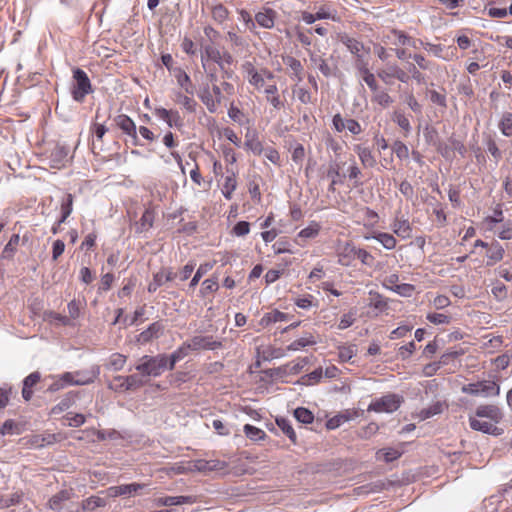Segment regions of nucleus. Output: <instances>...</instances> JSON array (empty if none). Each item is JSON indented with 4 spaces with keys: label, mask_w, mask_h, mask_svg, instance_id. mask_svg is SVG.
Masks as SVG:
<instances>
[{
    "label": "nucleus",
    "mask_w": 512,
    "mask_h": 512,
    "mask_svg": "<svg viewBox=\"0 0 512 512\" xmlns=\"http://www.w3.org/2000/svg\"><path fill=\"white\" fill-rule=\"evenodd\" d=\"M135 369L147 377H158L168 369V360L166 354H157L155 356L144 355L139 359Z\"/></svg>",
    "instance_id": "f257e3e1"
},
{
    "label": "nucleus",
    "mask_w": 512,
    "mask_h": 512,
    "mask_svg": "<svg viewBox=\"0 0 512 512\" xmlns=\"http://www.w3.org/2000/svg\"><path fill=\"white\" fill-rule=\"evenodd\" d=\"M209 61L216 63L220 69H224V65L233 63V56L228 51H221L213 44H203L201 45V63L205 71Z\"/></svg>",
    "instance_id": "f03ea898"
},
{
    "label": "nucleus",
    "mask_w": 512,
    "mask_h": 512,
    "mask_svg": "<svg viewBox=\"0 0 512 512\" xmlns=\"http://www.w3.org/2000/svg\"><path fill=\"white\" fill-rule=\"evenodd\" d=\"M241 70L244 78L248 81V83L258 91L264 88L266 80H271L274 78L273 72L267 68L258 70L250 61L244 62L241 65Z\"/></svg>",
    "instance_id": "7ed1b4c3"
},
{
    "label": "nucleus",
    "mask_w": 512,
    "mask_h": 512,
    "mask_svg": "<svg viewBox=\"0 0 512 512\" xmlns=\"http://www.w3.org/2000/svg\"><path fill=\"white\" fill-rule=\"evenodd\" d=\"M100 374V367L95 365L87 370L76 372H65L62 374V380L69 385L82 386L93 383Z\"/></svg>",
    "instance_id": "20e7f679"
},
{
    "label": "nucleus",
    "mask_w": 512,
    "mask_h": 512,
    "mask_svg": "<svg viewBox=\"0 0 512 512\" xmlns=\"http://www.w3.org/2000/svg\"><path fill=\"white\" fill-rule=\"evenodd\" d=\"M462 392L471 395H481L484 397L498 396L500 386L492 380H484L476 383H470L462 387Z\"/></svg>",
    "instance_id": "39448f33"
},
{
    "label": "nucleus",
    "mask_w": 512,
    "mask_h": 512,
    "mask_svg": "<svg viewBox=\"0 0 512 512\" xmlns=\"http://www.w3.org/2000/svg\"><path fill=\"white\" fill-rule=\"evenodd\" d=\"M199 98L210 113H215L223 100L220 86L213 84L212 88L204 87L199 93Z\"/></svg>",
    "instance_id": "423d86ee"
},
{
    "label": "nucleus",
    "mask_w": 512,
    "mask_h": 512,
    "mask_svg": "<svg viewBox=\"0 0 512 512\" xmlns=\"http://www.w3.org/2000/svg\"><path fill=\"white\" fill-rule=\"evenodd\" d=\"M401 398L396 394H387L371 402L368 411L376 413H392L400 407Z\"/></svg>",
    "instance_id": "0eeeda50"
},
{
    "label": "nucleus",
    "mask_w": 512,
    "mask_h": 512,
    "mask_svg": "<svg viewBox=\"0 0 512 512\" xmlns=\"http://www.w3.org/2000/svg\"><path fill=\"white\" fill-rule=\"evenodd\" d=\"M73 78L75 80V86L73 88V98L81 102L84 97L92 91L91 82L85 71L80 68H76L73 71Z\"/></svg>",
    "instance_id": "6e6552de"
},
{
    "label": "nucleus",
    "mask_w": 512,
    "mask_h": 512,
    "mask_svg": "<svg viewBox=\"0 0 512 512\" xmlns=\"http://www.w3.org/2000/svg\"><path fill=\"white\" fill-rule=\"evenodd\" d=\"M191 351L217 350L222 348V342L215 340L213 336L197 335L187 341Z\"/></svg>",
    "instance_id": "1a4fd4ad"
},
{
    "label": "nucleus",
    "mask_w": 512,
    "mask_h": 512,
    "mask_svg": "<svg viewBox=\"0 0 512 512\" xmlns=\"http://www.w3.org/2000/svg\"><path fill=\"white\" fill-rule=\"evenodd\" d=\"M377 76L387 85L393 84V79H398L404 83L409 79L406 72L395 64L390 65L385 69L378 70Z\"/></svg>",
    "instance_id": "9d476101"
},
{
    "label": "nucleus",
    "mask_w": 512,
    "mask_h": 512,
    "mask_svg": "<svg viewBox=\"0 0 512 512\" xmlns=\"http://www.w3.org/2000/svg\"><path fill=\"white\" fill-rule=\"evenodd\" d=\"M115 121L117 126L122 130V132L130 137L132 145H142L137 136L136 124L129 116L121 114L116 117Z\"/></svg>",
    "instance_id": "9b49d317"
},
{
    "label": "nucleus",
    "mask_w": 512,
    "mask_h": 512,
    "mask_svg": "<svg viewBox=\"0 0 512 512\" xmlns=\"http://www.w3.org/2000/svg\"><path fill=\"white\" fill-rule=\"evenodd\" d=\"M358 248L351 242L340 243L337 247L338 262L343 266H349L355 259Z\"/></svg>",
    "instance_id": "f8f14e48"
},
{
    "label": "nucleus",
    "mask_w": 512,
    "mask_h": 512,
    "mask_svg": "<svg viewBox=\"0 0 512 512\" xmlns=\"http://www.w3.org/2000/svg\"><path fill=\"white\" fill-rule=\"evenodd\" d=\"M114 381L119 382V384L116 386L109 384L108 387L115 391H128L143 385V382L137 375L116 376L114 377Z\"/></svg>",
    "instance_id": "ddd939ff"
},
{
    "label": "nucleus",
    "mask_w": 512,
    "mask_h": 512,
    "mask_svg": "<svg viewBox=\"0 0 512 512\" xmlns=\"http://www.w3.org/2000/svg\"><path fill=\"white\" fill-rule=\"evenodd\" d=\"M164 329L165 327L162 322H153L152 324L149 325V327L146 330L142 331L138 335L137 341L141 344H146L152 341L153 339H158L163 335Z\"/></svg>",
    "instance_id": "4468645a"
},
{
    "label": "nucleus",
    "mask_w": 512,
    "mask_h": 512,
    "mask_svg": "<svg viewBox=\"0 0 512 512\" xmlns=\"http://www.w3.org/2000/svg\"><path fill=\"white\" fill-rule=\"evenodd\" d=\"M277 13L275 10L264 7L262 10L255 14V23L265 29H271L274 27Z\"/></svg>",
    "instance_id": "2eb2a0df"
},
{
    "label": "nucleus",
    "mask_w": 512,
    "mask_h": 512,
    "mask_svg": "<svg viewBox=\"0 0 512 512\" xmlns=\"http://www.w3.org/2000/svg\"><path fill=\"white\" fill-rule=\"evenodd\" d=\"M470 427L475 431H480L485 434L499 435L500 429L495 426L496 423L492 421L479 420L475 416L469 417Z\"/></svg>",
    "instance_id": "dca6fc26"
},
{
    "label": "nucleus",
    "mask_w": 512,
    "mask_h": 512,
    "mask_svg": "<svg viewBox=\"0 0 512 512\" xmlns=\"http://www.w3.org/2000/svg\"><path fill=\"white\" fill-rule=\"evenodd\" d=\"M227 467L226 462L221 460H204L199 459L194 461L193 470L198 472H211L223 470Z\"/></svg>",
    "instance_id": "f3484780"
},
{
    "label": "nucleus",
    "mask_w": 512,
    "mask_h": 512,
    "mask_svg": "<svg viewBox=\"0 0 512 512\" xmlns=\"http://www.w3.org/2000/svg\"><path fill=\"white\" fill-rule=\"evenodd\" d=\"M72 495V490H61L49 499L48 507L55 512H60L65 508V503L71 499Z\"/></svg>",
    "instance_id": "a211bd4d"
},
{
    "label": "nucleus",
    "mask_w": 512,
    "mask_h": 512,
    "mask_svg": "<svg viewBox=\"0 0 512 512\" xmlns=\"http://www.w3.org/2000/svg\"><path fill=\"white\" fill-rule=\"evenodd\" d=\"M475 417L487 418L493 423H498L502 419V413L495 405H481L477 407Z\"/></svg>",
    "instance_id": "6ab92c4d"
},
{
    "label": "nucleus",
    "mask_w": 512,
    "mask_h": 512,
    "mask_svg": "<svg viewBox=\"0 0 512 512\" xmlns=\"http://www.w3.org/2000/svg\"><path fill=\"white\" fill-rule=\"evenodd\" d=\"M145 485L138 483L124 484L119 486H113L108 489V494L111 497H117L121 495H132L143 489Z\"/></svg>",
    "instance_id": "aec40b11"
},
{
    "label": "nucleus",
    "mask_w": 512,
    "mask_h": 512,
    "mask_svg": "<svg viewBox=\"0 0 512 512\" xmlns=\"http://www.w3.org/2000/svg\"><path fill=\"white\" fill-rule=\"evenodd\" d=\"M382 42L394 46H405L408 43V35L397 29H392L382 37Z\"/></svg>",
    "instance_id": "412c9836"
},
{
    "label": "nucleus",
    "mask_w": 512,
    "mask_h": 512,
    "mask_svg": "<svg viewBox=\"0 0 512 512\" xmlns=\"http://www.w3.org/2000/svg\"><path fill=\"white\" fill-rule=\"evenodd\" d=\"M106 505L105 499L98 496H91L87 499L83 500L80 505H77L75 508L70 509L72 512H85V511H94L98 507H104Z\"/></svg>",
    "instance_id": "4be33fe9"
},
{
    "label": "nucleus",
    "mask_w": 512,
    "mask_h": 512,
    "mask_svg": "<svg viewBox=\"0 0 512 512\" xmlns=\"http://www.w3.org/2000/svg\"><path fill=\"white\" fill-rule=\"evenodd\" d=\"M505 250L498 241H493L487 248L486 256L488 258L486 265L492 266L501 261L504 257Z\"/></svg>",
    "instance_id": "5701e85b"
},
{
    "label": "nucleus",
    "mask_w": 512,
    "mask_h": 512,
    "mask_svg": "<svg viewBox=\"0 0 512 512\" xmlns=\"http://www.w3.org/2000/svg\"><path fill=\"white\" fill-rule=\"evenodd\" d=\"M176 81H177V84L182 88L184 89V91L188 94H193L194 93V86L192 84V81L189 77V75L182 69V68H175L172 70V73H171Z\"/></svg>",
    "instance_id": "b1692460"
},
{
    "label": "nucleus",
    "mask_w": 512,
    "mask_h": 512,
    "mask_svg": "<svg viewBox=\"0 0 512 512\" xmlns=\"http://www.w3.org/2000/svg\"><path fill=\"white\" fill-rule=\"evenodd\" d=\"M320 230H321V225L316 221H311L307 227L303 228L297 234L295 241L299 245H303L302 243L299 242V240L307 241L309 239H314L319 235Z\"/></svg>",
    "instance_id": "393cba45"
},
{
    "label": "nucleus",
    "mask_w": 512,
    "mask_h": 512,
    "mask_svg": "<svg viewBox=\"0 0 512 512\" xmlns=\"http://www.w3.org/2000/svg\"><path fill=\"white\" fill-rule=\"evenodd\" d=\"M177 277V274L172 271H160L153 277V281L148 286L149 292H155L165 282L172 281Z\"/></svg>",
    "instance_id": "a878e982"
},
{
    "label": "nucleus",
    "mask_w": 512,
    "mask_h": 512,
    "mask_svg": "<svg viewBox=\"0 0 512 512\" xmlns=\"http://www.w3.org/2000/svg\"><path fill=\"white\" fill-rule=\"evenodd\" d=\"M194 501L192 496H166L156 499V504L159 506H178L192 504Z\"/></svg>",
    "instance_id": "bb28decb"
},
{
    "label": "nucleus",
    "mask_w": 512,
    "mask_h": 512,
    "mask_svg": "<svg viewBox=\"0 0 512 512\" xmlns=\"http://www.w3.org/2000/svg\"><path fill=\"white\" fill-rule=\"evenodd\" d=\"M391 227L393 232L402 239H408L412 235V227L407 219L396 218Z\"/></svg>",
    "instance_id": "cd10ccee"
},
{
    "label": "nucleus",
    "mask_w": 512,
    "mask_h": 512,
    "mask_svg": "<svg viewBox=\"0 0 512 512\" xmlns=\"http://www.w3.org/2000/svg\"><path fill=\"white\" fill-rule=\"evenodd\" d=\"M40 378L39 372H33L23 380L22 397L25 401H29L32 398V387L40 381Z\"/></svg>",
    "instance_id": "c85d7f7f"
},
{
    "label": "nucleus",
    "mask_w": 512,
    "mask_h": 512,
    "mask_svg": "<svg viewBox=\"0 0 512 512\" xmlns=\"http://www.w3.org/2000/svg\"><path fill=\"white\" fill-rule=\"evenodd\" d=\"M289 320V315L278 310L265 313L261 318L259 324L262 327H267L273 323L283 322Z\"/></svg>",
    "instance_id": "c756f323"
},
{
    "label": "nucleus",
    "mask_w": 512,
    "mask_h": 512,
    "mask_svg": "<svg viewBox=\"0 0 512 512\" xmlns=\"http://www.w3.org/2000/svg\"><path fill=\"white\" fill-rule=\"evenodd\" d=\"M189 351L191 350L190 347H188V343L186 341L169 356L167 355L168 369L172 370L177 362L181 361L188 355Z\"/></svg>",
    "instance_id": "7c9ffc66"
},
{
    "label": "nucleus",
    "mask_w": 512,
    "mask_h": 512,
    "mask_svg": "<svg viewBox=\"0 0 512 512\" xmlns=\"http://www.w3.org/2000/svg\"><path fill=\"white\" fill-rule=\"evenodd\" d=\"M154 218V212L151 209H146L140 220L135 223L136 233L148 231L153 226Z\"/></svg>",
    "instance_id": "2f4dec72"
},
{
    "label": "nucleus",
    "mask_w": 512,
    "mask_h": 512,
    "mask_svg": "<svg viewBox=\"0 0 512 512\" xmlns=\"http://www.w3.org/2000/svg\"><path fill=\"white\" fill-rule=\"evenodd\" d=\"M284 63L291 71V78L296 82H301L303 80V66L301 62L298 59L289 56L284 60Z\"/></svg>",
    "instance_id": "473e14b6"
},
{
    "label": "nucleus",
    "mask_w": 512,
    "mask_h": 512,
    "mask_svg": "<svg viewBox=\"0 0 512 512\" xmlns=\"http://www.w3.org/2000/svg\"><path fill=\"white\" fill-rule=\"evenodd\" d=\"M355 152L357 153L361 163L364 167H374L376 164V160L368 147H364L361 145H356L354 147Z\"/></svg>",
    "instance_id": "72a5a7b5"
},
{
    "label": "nucleus",
    "mask_w": 512,
    "mask_h": 512,
    "mask_svg": "<svg viewBox=\"0 0 512 512\" xmlns=\"http://www.w3.org/2000/svg\"><path fill=\"white\" fill-rule=\"evenodd\" d=\"M264 93L266 94V100L277 110L281 109L284 106V102L281 100L278 94V88L275 84L268 85L264 89Z\"/></svg>",
    "instance_id": "f704fd0d"
},
{
    "label": "nucleus",
    "mask_w": 512,
    "mask_h": 512,
    "mask_svg": "<svg viewBox=\"0 0 512 512\" xmlns=\"http://www.w3.org/2000/svg\"><path fill=\"white\" fill-rule=\"evenodd\" d=\"M327 177L331 179L329 191L334 192L335 186L343 183L344 175L340 174L339 165L335 162L330 163L327 170Z\"/></svg>",
    "instance_id": "c9c22d12"
},
{
    "label": "nucleus",
    "mask_w": 512,
    "mask_h": 512,
    "mask_svg": "<svg viewBox=\"0 0 512 512\" xmlns=\"http://www.w3.org/2000/svg\"><path fill=\"white\" fill-rule=\"evenodd\" d=\"M357 416H358L357 411L347 410L344 413H341V414L331 418L330 420H328L327 427L329 429H335V428L339 427L340 425L350 421L351 419H353Z\"/></svg>",
    "instance_id": "e433bc0d"
},
{
    "label": "nucleus",
    "mask_w": 512,
    "mask_h": 512,
    "mask_svg": "<svg viewBox=\"0 0 512 512\" xmlns=\"http://www.w3.org/2000/svg\"><path fill=\"white\" fill-rule=\"evenodd\" d=\"M341 42L347 47V49L356 56V59L359 56H363L361 53L364 50V45L362 42L358 41L355 38L349 37L347 35L341 37Z\"/></svg>",
    "instance_id": "4c0bfd02"
},
{
    "label": "nucleus",
    "mask_w": 512,
    "mask_h": 512,
    "mask_svg": "<svg viewBox=\"0 0 512 512\" xmlns=\"http://www.w3.org/2000/svg\"><path fill=\"white\" fill-rule=\"evenodd\" d=\"M309 57H310V61H311L312 65L314 67L318 68L320 70V72L325 77L331 76V74H332L331 68L327 64L326 60L324 58H322V56H320L314 52H310Z\"/></svg>",
    "instance_id": "58836bf2"
},
{
    "label": "nucleus",
    "mask_w": 512,
    "mask_h": 512,
    "mask_svg": "<svg viewBox=\"0 0 512 512\" xmlns=\"http://www.w3.org/2000/svg\"><path fill=\"white\" fill-rule=\"evenodd\" d=\"M371 238L377 240L387 250H392L396 247L397 241L392 234L389 233H375Z\"/></svg>",
    "instance_id": "ea45409f"
},
{
    "label": "nucleus",
    "mask_w": 512,
    "mask_h": 512,
    "mask_svg": "<svg viewBox=\"0 0 512 512\" xmlns=\"http://www.w3.org/2000/svg\"><path fill=\"white\" fill-rule=\"evenodd\" d=\"M127 357L120 353H113L106 364L107 369L120 371L126 364Z\"/></svg>",
    "instance_id": "a19ab883"
},
{
    "label": "nucleus",
    "mask_w": 512,
    "mask_h": 512,
    "mask_svg": "<svg viewBox=\"0 0 512 512\" xmlns=\"http://www.w3.org/2000/svg\"><path fill=\"white\" fill-rule=\"evenodd\" d=\"M276 424L282 430V432L287 435L291 442L296 443L297 436L291 425L290 420L280 417L276 419Z\"/></svg>",
    "instance_id": "79ce46f5"
},
{
    "label": "nucleus",
    "mask_w": 512,
    "mask_h": 512,
    "mask_svg": "<svg viewBox=\"0 0 512 512\" xmlns=\"http://www.w3.org/2000/svg\"><path fill=\"white\" fill-rule=\"evenodd\" d=\"M236 187H237V181H236L235 174L232 173L231 175H227L225 177L223 187H222L223 196L226 199L230 200L232 198V193L235 191Z\"/></svg>",
    "instance_id": "37998d69"
},
{
    "label": "nucleus",
    "mask_w": 512,
    "mask_h": 512,
    "mask_svg": "<svg viewBox=\"0 0 512 512\" xmlns=\"http://www.w3.org/2000/svg\"><path fill=\"white\" fill-rule=\"evenodd\" d=\"M372 101L383 108H387L392 104L393 99L385 90L378 89L373 93Z\"/></svg>",
    "instance_id": "c03bdc74"
},
{
    "label": "nucleus",
    "mask_w": 512,
    "mask_h": 512,
    "mask_svg": "<svg viewBox=\"0 0 512 512\" xmlns=\"http://www.w3.org/2000/svg\"><path fill=\"white\" fill-rule=\"evenodd\" d=\"M294 417L298 422L303 424H310L314 420L313 413L304 407H298L297 409H295Z\"/></svg>",
    "instance_id": "a18cd8bd"
},
{
    "label": "nucleus",
    "mask_w": 512,
    "mask_h": 512,
    "mask_svg": "<svg viewBox=\"0 0 512 512\" xmlns=\"http://www.w3.org/2000/svg\"><path fill=\"white\" fill-rule=\"evenodd\" d=\"M72 210H73V196H72V194H67L66 199L61 204L62 216L57 223L58 226L61 223L65 222V220L68 218V216L72 213Z\"/></svg>",
    "instance_id": "49530a36"
},
{
    "label": "nucleus",
    "mask_w": 512,
    "mask_h": 512,
    "mask_svg": "<svg viewBox=\"0 0 512 512\" xmlns=\"http://www.w3.org/2000/svg\"><path fill=\"white\" fill-rule=\"evenodd\" d=\"M243 430H244L246 437L253 441L262 440L266 435L262 429L257 428L250 424H246L244 426Z\"/></svg>",
    "instance_id": "de8ad7c7"
},
{
    "label": "nucleus",
    "mask_w": 512,
    "mask_h": 512,
    "mask_svg": "<svg viewBox=\"0 0 512 512\" xmlns=\"http://www.w3.org/2000/svg\"><path fill=\"white\" fill-rule=\"evenodd\" d=\"M484 13H486L491 18H505L509 15L507 8L495 7L493 3H488L484 7Z\"/></svg>",
    "instance_id": "09e8293b"
},
{
    "label": "nucleus",
    "mask_w": 512,
    "mask_h": 512,
    "mask_svg": "<svg viewBox=\"0 0 512 512\" xmlns=\"http://www.w3.org/2000/svg\"><path fill=\"white\" fill-rule=\"evenodd\" d=\"M19 241L20 236L18 234H13L2 251V257L11 258L16 251V246L18 245Z\"/></svg>",
    "instance_id": "8fccbe9b"
},
{
    "label": "nucleus",
    "mask_w": 512,
    "mask_h": 512,
    "mask_svg": "<svg viewBox=\"0 0 512 512\" xmlns=\"http://www.w3.org/2000/svg\"><path fill=\"white\" fill-rule=\"evenodd\" d=\"M376 455L378 459L383 458L385 462H392L401 456V452L394 448H386L379 450Z\"/></svg>",
    "instance_id": "3c124183"
},
{
    "label": "nucleus",
    "mask_w": 512,
    "mask_h": 512,
    "mask_svg": "<svg viewBox=\"0 0 512 512\" xmlns=\"http://www.w3.org/2000/svg\"><path fill=\"white\" fill-rule=\"evenodd\" d=\"M499 129L503 135L512 136V113L503 114L499 123Z\"/></svg>",
    "instance_id": "603ef678"
},
{
    "label": "nucleus",
    "mask_w": 512,
    "mask_h": 512,
    "mask_svg": "<svg viewBox=\"0 0 512 512\" xmlns=\"http://www.w3.org/2000/svg\"><path fill=\"white\" fill-rule=\"evenodd\" d=\"M393 121L406 133H409L411 131L410 121L402 111L394 112Z\"/></svg>",
    "instance_id": "864d4df0"
},
{
    "label": "nucleus",
    "mask_w": 512,
    "mask_h": 512,
    "mask_svg": "<svg viewBox=\"0 0 512 512\" xmlns=\"http://www.w3.org/2000/svg\"><path fill=\"white\" fill-rule=\"evenodd\" d=\"M423 136L428 145H433L436 147V145L439 143L438 132L434 127L430 125H426L423 128Z\"/></svg>",
    "instance_id": "5fc2aeb1"
},
{
    "label": "nucleus",
    "mask_w": 512,
    "mask_h": 512,
    "mask_svg": "<svg viewBox=\"0 0 512 512\" xmlns=\"http://www.w3.org/2000/svg\"><path fill=\"white\" fill-rule=\"evenodd\" d=\"M392 151L400 160H404L409 157V149L407 145L400 140H397L393 143Z\"/></svg>",
    "instance_id": "6e6d98bb"
},
{
    "label": "nucleus",
    "mask_w": 512,
    "mask_h": 512,
    "mask_svg": "<svg viewBox=\"0 0 512 512\" xmlns=\"http://www.w3.org/2000/svg\"><path fill=\"white\" fill-rule=\"evenodd\" d=\"M315 343L316 342H315L314 338L311 335H309L308 337H301V338L293 341L288 346V350L296 351V350H299L300 348H304L306 346L313 345Z\"/></svg>",
    "instance_id": "4d7b16f0"
},
{
    "label": "nucleus",
    "mask_w": 512,
    "mask_h": 512,
    "mask_svg": "<svg viewBox=\"0 0 512 512\" xmlns=\"http://www.w3.org/2000/svg\"><path fill=\"white\" fill-rule=\"evenodd\" d=\"M176 101H177V103L182 105L187 111L195 112L197 103L193 98L179 93L177 95Z\"/></svg>",
    "instance_id": "13d9d810"
},
{
    "label": "nucleus",
    "mask_w": 512,
    "mask_h": 512,
    "mask_svg": "<svg viewBox=\"0 0 512 512\" xmlns=\"http://www.w3.org/2000/svg\"><path fill=\"white\" fill-rule=\"evenodd\" d=\"M212 268V265L209 263H205L199 266L196 273L194 274L193 278L190 281L189 286L191 288H194L199 283L200 279L204 274H206L210 269Z\"/></svg>",
    "instance_id": "bf43d9fd"
},
{
    "label": "nucleus",
    "mask_w": 512,
    "mask_h": 512,
    "mask_svg": "<svg viewBox=\"0 0 512 512\" xmlns=\"http://www.w3.org/2000/svg\"><path fill=\"white\" fill-rule=\"evenodd\" d=\"M347 173H348L349 179L354 181V184H353L354 187H358V186L362 185V182L359 180V177L361 175V170L359 169V167L357 166L355 161H353V163L349 166Z\"/></svg>",
    "instance_id": "052dcab7"
},
{
    "label": "nucleus",
    "mask_w": 512,
    "mask_h": 512,
    "mask_svg": "<svg viewBox=\"0 0 512 512\" xmlns=\"http://www.w3.org/2000/svg\"><path fill=\"white\" fill-rule=\"evenodd\" d=\"M315 14H316V18H318V20H322V19H331L333 21L337 20L336 11L331 10L327 6L319 7V9L317 10V12Z\"/></svg>",
    "instance_id": "680f3d73"
},
{
    "label": "nucleus",
    "mask_w": 512,
    "mask_h": 512,
    "mask_svg": "<svg viewBox=\"0 0 512 512\" xmlns=\"http://www.w3.org/2000/svg\"><path fill=\"white\" fill-rule=\"evenodd\" d=\"M421 47L425 50L433 54L435 57L444 58L442 53L444 51V46L440 44H432L429 42H420Z\"/></svg>",
    "instance_id": "e2e57ef3"
},
{
    "label": "nucleus",
    "mask_w": 512,
    "mask_h": 512,
    "mask_svg": "<svg viewBox=\"0 0 512 512\" xmlns=\"http://www.w3.org/2000/svg\"><path fill=\"white\" fill-rule=\"evenodd\" d=\"M219 288V285H218V281L217 279L215 278H209V279H206L203 281L202 283V288H201V293L203 295H207L209 293H212V292H215L217 291Z\"/></svg>",
    "instance_id": "0e129e2a"
},
{
    "label": "nucleus",
    "mask_w": 512,
    "mask_h": 512,
    "mask_svg": "<svg viewBox=\"0 0 512 512\" xmlns=\"http://www.w3.org/2000/svg\"><path fill=\"white\" fill-rule=\"evenodd\" d=\"M441 411H442V405L440 403H436V404L430 406L429 408L421 410L419 416H420L421 420H426L434 415L441 413Z\"/></svg>",
    "instance_id": "69168bd1"
},
{
    "label": "nucleus",
    "mask_w": 512,
    "mask_h": 512,
    "mask_svg": "<svg viewBox=\"0 0 512 512\" xmlns=\"http://www.w3.org/2000/svg\"><path fill=\"white\" fill-rule=\"evenodd\" d=\"M228 11L223 5H216L212 8V17L215 21L222 23L226 20Z\"/></svg>",
    "instance_id": "338daca9"
},
{
    "label": "nucleus",
    "mask_w": 512,
    "mask_h": 512,
    "mask_svg": "<svg viewBox=\"0 0 512 512\" xmlns=\"http://www.w3.org/2000/svg\"><path fill=\"white\" fill-rule=\"evenodd\" d=\"M245 146L255 155H261L264 150L262 143L256 138L248 139Z\"/></svg>",
    "instance_id": "774afa93"
}]
</instances>
